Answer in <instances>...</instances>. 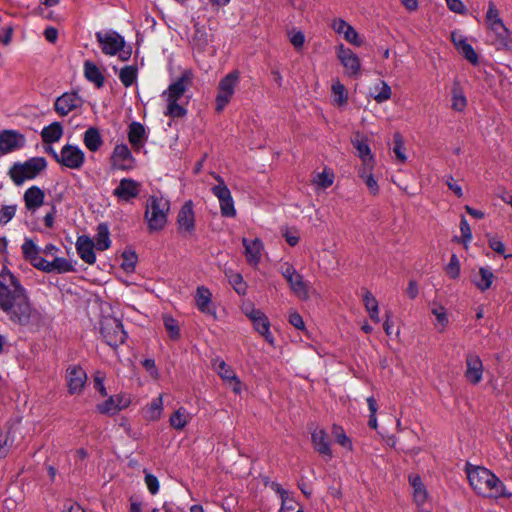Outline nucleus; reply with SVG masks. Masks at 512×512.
<instances>
[{
	"mask_svg": "<svg viewBox=\"0 0 512 512\" xmlns=\"http://www.w3.org/2000/svg\"><path fill=\"white\" fill-rule=\"evenodd\" d=\"M45 200V192L42 188L33 185L29 187L23 194L25 208L30 213H35Z\"/></svg>",
	"mask_w": 512,
	"mask_h": 512,
	"instance_id": "nucleus-21",
	"label": "nucleus"
},
{
	"mask_svg": "<svg viewBox=\"0 0 512 512\" xmlns=\"http://www.w3.org/2000/svg\"><path fill=\"white\" fill-rule=\"evenodd\" d=\"M290 42L296 49H300L304 45L305 36L301 31H292L290 33Z\"/></svg>",
	"mask_w": 512,
	"mask_h": 512,
	"instance_id": "nucleus-62",
	"label": "nucleus"
},
{
	"mask_svg": "<svg viewBox=\"0 0 512 512\" xmlns=\"http://www.w3.org/2000/svg\"><path fill=\"white\" fill-rule=\"evenodd\" d=\"M332 434L335 438V441L342 447L352 450V441L351 439L346 435L344 429L341 426L333 425L332 427Z\"/></svg>",
	"mask_w": 512,
	"mask_h": 512,
	"instance_id": "nucleus-44",
	"label": "nucleus"
},
{
	"mask_svg": "<svg viewBox=\"0 0 512 512\" xmlns=\"http://www.w3.org/2000/svg\"><path fill=\"white\" fill-rule=\"evenodd\" d=\"M63 135V127L60 122H53L43 128L41 137L45 143L58 142Z\"/></svg>",
	"mask_w": 512,
	"mask_h": 512,
	"instance_id": "nucleus-34",
	"label": "nucleus"
},
{
	"mask_svg": "<svg viewBox=\"0 0 512 512\" xmlns=\"http://www.w3.org/2000/svg\"><path fill=\"white\" fill-rule=\"evenodd\" d=\"M25 145V138L22 134L14 130H4L0 132V154L5 155Z\"/></svg>",
	"mask_w": 512,
	"mask_h": 512,
	"instance_id": "nucleus-16",
	"label": "nucleus"
},
{
	"mask_svg": "<svg viewBox=\"0 0 512 512\" xmlns=\"http://www.w3.org/2000/svg\"><path fill=\"white\" fill-rule=\"evenodd\" d=\"M488 41L497 50H506L510 48V31L504 25L503 21H497L487 25Z\"/></svg>",
	"mask_w": 512,
	"mask_h": 512,
	"instance_id": "nucleus-11",
	"label": "nucleus"
},
{
	"mask_svg": "<svg viewBox=\"0 0 512 512\" xmlns=\"http://www.w3.org/2000/svg\"><path fill=\"white\" fill-rule=\"evenodd\" d=\"M148 138L145 127L140 122L133 121L128 127V140L135 151H139Z\"/></svg>",
	"mask_w": 512,
	"mask_h": 512,
	"instance_id": "nucleus-24",
	"label": "nucleus"
},
{
	"mask_svg": "<svg viewBox=\"0 0 512 512\" xmlns=\"http://www.w3.org/2000/svg\"><path fill=\"white\" fill-rule=\"evenodd\" d=\"M29 262L37 269L46 272V269H48L49 261L44 259L42 256L37 253L32 259L29 260Z\"/></svg>",
	"mask_w": 512,
	"mask_h": 512,
	"instance_id": "nucleus-63",
	"label": "nucleus"
},
{
	"mask_svg": "<svg viewBox=\"0 0 512 512\" xmlns=\"http://www.w3.org/2000/svg\"><path fill=\"white\" fill-rule=\"evenodd\" d=\"M130 404V399L125 396L109 397L102 404L97 405V410L102 414L116 413Z\"/></svg>",
	"mask_w": 512,
	"mask_h": 512,
	"instance_id": "nucleus-27",
	"label": "nucleus"
},
{
	"mask_svg": "<svg viewBox=\"0 0 512 512\" xmlns=\"http://www.w3.org/2000/svg\"><path fill=\"white\" fill-rule=\"evenodd\" d=\"M135 158L126 144H118L114 147L111 156V166L114 169L128 171L133 169Z\"/></svg>",
	"mask_w": 512,
	"mask_h": 512,
	"instance_id": "nucleus-14",
	"label": "nucleus"
},
{
	"mask_svg": "<svg viewBox=\"0 0 512 512\" xmlns=\"http://www.w3.org/2000/svg\"><path fill=\"white\" fill-rule=\"evenodd\" d=\"M393 139H394L393 151H394L397 159L401 163H404L407 158H406V155L404 153L405 147H404L403 138H402L400 133L396 132L394 134V136H393Z\"/></svg>",
	"mask_w": 512,
	"mask_h": 512,
	"instance_id": "nucleus-50",
	"label": "nucleus"
},
{
	"mask_svg": "<svg viewBox=\"0 0 512 512\" xmlns=\"http://www.w3.org/2000/svg\"><path fill=\"white\" fill-rule=\"evenodd\" d=\"M145 484L149 490V492L152 494V495H155L158 493L159 491V481L157 479L156 476H154L153 474H146L145 475Z\"/></svg>",
	"mask_w": 512,
	"mask_h": 512,
	"instance_id": "nucleus-60",
	"label": "nucleus"
},
{
	"mask_svg": "<svg viewBox=\"0 0 512 512\" xmlns=\"http://www.w3.org/2000/svg\"><path fill=\"white\" fill-rule=\"evenodd\" d=\"M193 206L191 200L186 201L177 215L178 232L185 237L191 236L195 231V213Z\"/></svg>",
	"mask_w": 512,
	"mask_h": 512,
	"instance_id": "nucleus-13",
	"label": "nucleus"
},
{
	"mask_svg": "<svg viewBox=\"0 0 512 512\" xmlns=\"http://www.w3.org/2000/svg\"><path fill=\"white\" fill-rule=\"evenodd\" d=\"M94 244L99 251L107 250L111 245L110 232L107 224L100 223L94 238Z\"/></svg>",
	"mask_w": 512,
	"mask_h": 512,
	"instance_id": "nucleus-33",
	"label": "nucleus"
},
{
	"mask_svg": "<svg viewBox=\"0 0 512 512\" xmlns=\"http://www.w3.org/2000/svg\"><path fill=\"white\" fill-rule=\"evenodd\" d=\"M337 57L345 68V73L352 77L359 74L360 60L358 56L350 49L340 45L337 49Z\"/></svg>",
	"mask_w": 512,
	"mask_h": 512,
	"instance_id": "nucleus-17",
	"label": "nucleus"
},
{
	"mask_svg": "<svg viewBox=\"0 0 512 512\" xmlns=\"http://www.w3.org/2000/svg\"><path fill=\"white\" fill-rule=\"evenodd\" d=\"M122 268L126 271V272H132L134 271L135 269V265H136V262H137V255L134 251H131V250H126L123 252L122 254Z\"/></svg>",
	"mask_w": 512,
	"mask_h": 512,
	"instance_id": "nucleus-49",
	"label": "nucleus"
},
{
	"mask_svg": "<svg viewBox=\"0 0 512 512\" xmlns=\"http://www.w3.org/2000/svg\"><path fill=\"white\" fill-rule=\"evenodd\" d=\"M83 142L91 152H96L103 145V139L99 130L95 127L88 128L83 135Z\"/></svg>",
	"mask_w": 512,
	"mask_h": 512,
	"instance_id": "nucleus-31",
	"label": "nucleus"
},
{
	"mask_svg": "<svg viewBox=\"0 0 512 512\" xmlns=\"http://www.w3.org/2000/svg\"><path fill=\"white\" fill-rule=\"evenodd\" d=\"M409 482L414 489V501L417 505H422L426 500L427 493L420 476H409Z\"/></svg>",
	"mask_w": 512,
	"mask_h": 512,
	"instance_id": "nucleus-38",
	"label": "nucleus"
},
{
	"mask_svg": "<svg viewBox=\"0 0 512 512\" xmlns=\"http://www.w3.org/2000/svg\"><path fill=\"white\" fill-rule=\"evenodd\" d=\"M169 208V201L163 197L151 196L148 199L144 216L148 224L149 232H156L165 227Z\"/></svg>",
	"mask_w": 512,
	"mask_h": 512,
	"instance_id": "nucleus-5",
	"label": "nucleus"
},
{
	"mask_svg": "<svg viewBox=\"0 0 512 512\" xmlns=\"http://www.w3.org/2000/svg\"><path fill=\"white\" fill-rule=\"evenodd\" d=\"M215 179L218 181V184L212 187V193L218 198L220 203L228 198L231 195V192L220 176H216Z\"/></svg>",
	"mask_w": 512,
	"mask_h": 512,
	"instance_id": "nucleus-47",
	"label": "nucleus"
},
{
	"mask_svg": "<svg viewBox=\"0 0 512 512\" xmlns=\"http://www.w3.org/2000/svg\"><path fill=\"white\" fill-rule=\"evenodd\" d=\"M82 98L75 92L64 93L54 103V109L60 116H66L71 111L81 107Z\"/></svg>",
	"mask_w": 512,
	"mask_h": 512,
	"instance_id": "nucleus-18",
	"label": "nucleus"
},
{
	"mask_svg": "<svg viewBox=\"0 0 512 512\" xmlns=\"http://www.w3.org/2000/svg\"><path fill=\"white\" fill-rule=\"evenodd\" d=\"M311 440L315 451L321 456L328 460L333 457L329 437L324 429H315L311 434Z\"/></svg>",
	"mask_w": 512,
	"mask_h": 512,
	"instance_id": "nucleus-22",
	"label": "nucleus"
},
{
	"mask_svg": "<svg viewBox=\"0 0 512 512\" xmlns=\"http://www.w3.org/2000/svg\"><path fill=\"white\" fill-rule=\"evenodd\" d=\"M56 214H57V208L54 204H52L50 210L43 217L44 225L47 228L51 229L54 227Z\"/></svg>",
	"mask_w": 512,
	"mask_h": 512,
	"instance_id": "nucleus-64",
	"label": "nucleus"
},
{
	"mask_svg": "<svg viewBox=\"0 0 512 512\" xmlns=\"http://www.w3.org/2000/svg\"><path fill=\"white\" fill-rule=\"evenodd\" d=\"M214 369L218 373V375L225 381H228L232 384V390L239 394L241 392V382L237 378L235 372L231 369L229 365L226 364L223 360H216L214 362Z\"/></svg>",
	"mask_w": 512,
	"mask_h": 512,
	"instance_id": "nucleus-26",
	"label": "nucleus"
},
{
	"mask_svg": "<svg viewBox=\"0 0 512 512\" xmlns=\"http://www.w3.org/2000/svg\"><path fill=\"white\" fill-rule=\"evenodd\" d=\"M243 311L252 322L255 331L262 335L269 344L273 345L274 337L270 332V321L268 317L260 309L252 305L244 307Z\"/></svg>",
	"mask_w": 512,
	"mask_h": 512,
	"instance_id": "nucleus-10",
	"label": "nucleus"
},
{
	"mask_svg": "<svg viewBox=\"0 0 512 512\" xmlns=\"http://www.w3.org/2000/svg\"><path fill=\"white\" fill-rule=\"evenodd\" d=\"M17 211V205H3L0 208V225H6L13 219Z\"/></svg>",
	"mask_w": 512,
	"mask_h": 512,
	"instance_id": "nucleus-51",
	"label": "nucleus"
},
{
	"mask_svg": "<svg viewBox=\"0 0 512 512\" xmlns=\"http://www.w3.org/2000/svg\"><path fill=\"white\" fill-rule=\"evenodd\" d=\"M373 166L361 167L358 170V175L363 179L369 191L373 195H377L379 192V186L373 175L370 173Z\"/></svg>",
	"mask_w": 512,
	"mask_h": 512,
	"instance_id": "nucleus-39",
	"label": "nucleus"
},
{
	"mask_svg": "<svg viewBox=\"0 0 512 512\" xmlns=\"http://www.w3.org/2000/svg\"><path fill=\"white\" fill-rule=\"evenodd\" d=\"M211 292L208 288L204 286H200L196 290L195 302L197 308L206 314H213V309L211 307Z\"/></svg>",
	"mask_w": 512,
	"mask_h": 512,
	"instance_id": "nucleus-30",
	"label": "nucleus"
},
{
	"mask_svg": "<svg viewBox=\"0 0 512 512\" xmlns=\"http://www.w3.org/2000/svg\"><path fill=\"white\" fill-rule=\"evenodd\" d=\"M220 210L224 217H234L236 215L234 201L231 195L224 201L220 202Z\"/></svg>",
	"mask_w": 512,
	"mask_h": 512,
	"instance_id": "nucleus-56",
	"label": "nucleus"
},
{
	"mask_svg": "<svg viewBox=\"0 0 512 512\" xmlns=\"http://www.w3.org/2000/svg\"><path fill=\"white\" fill-rule=\"evenodd\" d=\"M483 363L476 354H468L466 356V379L473 385L481 382L483 377Z\"/></svg>",
	"mask_w": 512,
	"mask_h": 512,
	"instance_id": "nucleus-20",
	"label": "nucleus"
},
{
	"mask_svg": "<svg viewBox=\"0 0 512 512\" xmlns=\"http://www.w3.org/2000/svg\"><path fill=\"white\" fill-rule=\"evenodd\" d=\"M485 20L487 25L497 21H502L499 17V11L493 2H489Z\"/></svg>",
	"mask_w": 512,
	"mask_h": 512,
	"instance_id": "nucleus-58",
	"label": "nucleus"
},
{
	"mask_svg": "<svg viewBox=\"0 0 512 512\" xmlns=\"http://www.w3.org/2000/svg\"><path fill=\"white\" fill-rule=\"evenodd\" d=\"M445 271L447 275L452 278L456 279L460 275V262L458 257L455 254H452L449 263L447 264Z\"/></svg>",
	"mask_w": 512,
	"mask_h": 512,
	"instance_id": "nucleus-53",
	"label": "nucleus"
},
{
	"mask_svg": "<svg viewBox=\"0 0 512 512\" xmlns=\"http://www.w3.org/2000/svg\"><path fill=\"white\" fill-rule=\"evenodd\" d=\"M84 75L86 79L94 83L97 88H101L104 85L105 78L103 74L100 69L89 60L84 62Z\"/></svg>",
	"mask_w": 512,
	"mask_h": 512,
	"instance_id": "nucleus-32",
	"label": "nucleus"
},
{
	"mask_svg": "<svg viewBox=\"0 0 512 512\" xmlns=\"http://www.w3.org/2000/svg\"><path fill=\"white\" fill-rule=\"evenodd\" d=\"M343 36L347 42L353 45H362V40L359 38L357 31L351 25L345 30Z\"/></svg>",
	"mask_w": 512,
	"mask_h": 512,
	"instance_id": "nucleus-57",
	"label": "nucleus"
},
{
	"mask_svg": "<svg viewBox=\"0 0 512 512\" xmlns=\"http://www.w3.org/2000/svg\"><path fill=\"white\" fill-rule=\"evenodd\" d=\"M119 79L125 87H130L137 79V68L135 66H125L119 72Z\"/></svg>",
	"mask_w": 512,
	"mask_h": 512,
	"instance_id": "nucleus-42",
	"label": "nucleus"
},
{
	"mask_svg": "<svg viewBox=\"0 0 512 512\" xmlns=\"http://www.w3.org/2000/svg\"><path fill=\"white\" fill-rule=\"evenodd\" d=\"M242 244L245 248V256L247 262L252 266H257L260 263L263 243L259 238L254 240H248L247 238L242 239Z\"/></svg>",
	"mask_w": 512,
	"mask_h": 512,
	"instance_id": "nucleus-25",
	"label": "nucleus"
},
{
	"mask_svg": "<svg viewBox=\"0 0 512 512\" xmlns=\"http://www.w3.org/2000/svg\"><path fill=\"white\" fill-rule=\"evenodd\" d=\"M0 310L21 326H38L43 322L42 313L32 305L25 287L6 269L0 275Z\"/></svg>",
	"mask_w": 512,
	"mask_h": 512,
	"instance_id": "nucleus-1",
	"label": "nucleus"
},
{
	"mask_svg": "<svg viewBox=\"0 0 512 512\" xmlns=\"http://www.w3.org/2000/svg\"><path fill=\"white\" fill-rule=\"evenodd\" d=\"M279 272L287 281L292 293L301 300L309 298L308 285L303 276L297 272L292 264L283 262L279 266Z\"/></svg>",
	"mask_w": 512,
	"mask_h": 512,
	"instance_id": "nucleus-6",
	"label": "nucleus"
},
{
	"mask_svg": "<svg viewBox=\"0 0 512 512\" xmlns=\"http://www.w3.org/2000/svg\"><path fill=\"white\" fill-rule=\"evenodd\" d=\"M494 278L491 268L481 267L478 274L473 277L472 282L481 292H484L491 287Z\"/></svg>",
	"mask_w": 512,
	"mask_h": 512,
	"instance_id": "nucleus-29",
	"label": "nucleus"
},
{
	"mask_svg": "<svg viewBox=\"0 0 512 512\" xmlns=\"http://www.w3.org/2000/svg\"><path fill=\"white\" fill-rule=\"evenodd\" d=\"M68 391L70 394H79L87 380V374L80 366H70L66 371Z\"/></svg>",
	"mask_w": 512,
	"mask_h": 512,
	"instance_id": "nucleus-19",
	"label": "nucleus"
},
{
	"mask_svg": "<svg viewBox=\"0 0 512 512\" xmlns=\"http://www.w3.org/2000/svg\"><path fill=\"white\" fill-rule=\"evenodd\" d=\"M189 421V415L184 408H179L170 417V425L176 430H182Z\"/></svg>",
	"mask_w": 512,
	"mask_h": 512,
	"instance_id": "nucleus-40",
	"label": "nucleus"
},
{
	"mask_svg": "<svg viewBox=\"0 0 512 512\" xmlns=\"http://www.w3.org/2000/svg\"><path fill=\"white\" fill-rule=\"evenodd\" d=\"M431 312L436 317V329L439 332H443L448 324L446 309L441 305H435L432 307Z\"/></svg>",
	"mask_w": 512,
	"mask_h": 512,
	"instance_id": "nucleus-43",
	"label": "nucleus"
},
{
	"mask_svg": "<svg viewBox=\"0 0 512 512\" xmlns=\"http://www.w3.org/2000/svg\"><path fill=\"white\" fill-rule=\"evenodd\" d=\"M75 271L71 261L62 257H55L53 261H49L46 273L57 272L59 274Z\"/></svg>",
	"mask_w": 512,
	"mask_h": 512,
	"instance_id": "nucleus-37",
	"label": "nucleus"
},
{
	"mask_svg": "<svg viewBox=\"0 0 512 512\" xmlns=\"http://www.w3.org/2000/svg\"><path fill=\"white\" fill-rule=\"evenodd\" d=\"M100 332L105 342L111 347H118L127 338L122 322L115 317H105L101 321Z\"/></svg>",
	"mask_w": 512,
	"mask_h": 512,
	"instance_id": "nucleus-8",
	"label": "nucleus"
},
{
	"mask_svg": "<svg viewBox=\"0 0 512 512\" xmlns=\"http://www.w3.org/2000/svg\"><path fill=\"white\" fill-rule=\"evenodd\" d=\"M163 411L162 395L154 398L152 402L147 405L144 410V418L149 421H156L161 417Z\"/></svg>",
	"mask_w": 512,
	"mask_h": 512,
	"instance_id": "nucleus-36",
	"label": "nucleus"
},
{
	"mask_svg": "<svg viewBox=\"0 0 512 512\" xmlns=\"http://www.w3.org/2000/svg\"><path fill=\"white\" fill-rule=\"evenodd\" d=\"M332 93L334 95V102L338 106H344L348 101V94L345 86L339 81H335L332 84Z\"/></svg>",
	"mask_w": 512,
	"mask_h": 512,
	"instance_id": "nucleus-41",
	"label": "nucleus"
},
{
	"mask_svg": "<svg viewBox=\"0 0 512 512\" xmlns=\"http://www.w3.org/2000/svg\"><path fill=\"white\" fill-rule=\"evenodd\" d=\"M333 180V173L324 170L313 178V183L316 184L319 188L326 189L333 184Z\"/></svg>",
	"mask_w": 512,
	"mask_h": 512,
	"instance_id": "nucleus-48",
	"label": "nucleus"
},
{
	"mask_svg": "<svg viewBox=\"0 0 512 512\" xmlns=\"http://www.w3.org/2000/svg\"><path fill=\"white\" fill-rule=\"evenodd\" d=\"M452 104L451 108L454 111L462 112L467 106V99L464 95L463 89L459 82H455L451 90Z\"/></svg>",
	"mask_w": 512,
	"mask_h": 512,
	"instance_id": "nucleus-35",
	"label": "nucleus"
},
{
	"mask_svg": "<svg viewBox=\"0 0 512 512\" xmlns=\"http://www.w3.org/2000/svg\"><path fill=\"white\" fill-rule=\"evenodd\" d=\"M23 256L26 260L32 259L37 253H39V249L36 244L31 239H25L24 243L21 246Z\"/></svg>",
	"mask_w": 512,
	"mask_h": 512,
	"instance_id": "nucleus-54",
	"label": "nucleus"
},
{
	"mask_svg": "<svg viewBox=\"0 0 512 512\" xmlns=\"http://www.w3.org/2000/svg\"><path fill=\"white\" fill-rule=\"evenodd\" d=\"M239 79V71L234 70L220 80L215 99V109L217 112H221L228 105L232 96L234 95L235 88L239 83Z\"/></svg>",
	"mask_w": 512,
	"mask_h": 512,
	"instance_id": "nucleus-7",
	"label": "nucleus"
},
{
	"mask_svg": "<svg viewBox=\"0 0 512 512\" xmlns=\"http://www.w3.org/2000/svg\"><path fill=\"white\" fill-rule=\"evenodd\" d=\"M163 321L169 337L173 340L179 339L180 327L178 325V322L171 316H164Z\"/></svg>",
	"mask_w": 512,
	"mask_h": 512,
	"instance_id": "nucleus-46",
	"label": "nucleus"
},
{
	"mask_svg": "<svg viewBox=\"0 0 512 512\" xmlns=\"http://www.w3.org/2000/svg\"><path fill=\"white\" fill-rule=\"evenodd\" d=\"M53 158L66 168L79 170L85 162V153L76 145L66 144L60 153L53 152Z\"/></svg>",
	"mask_w": 512,
	"mask_h": 512,
	"instance_id": "nucleus-9",
	"label": "nucleus"
},
{
	"mask_svg": "<svg viewBox=\"0 0 512 512\" xmlns=\"http://www.w3.org/2000/svg\"><path fill=\"white\" fill-rule=\"evenodd\" d=\"M289 323L298 330L305 329L304 320L302 316L296 311H293L289 314Z\"/></svg>",
	"mask_w": 512,
	"mask_h": 512,
	"instance_id": "nucleus-61",
	"label": "nucleus"
},
{
	"mask_svg": "<svg viewBox=\"0 0 512 512\" xmlns=\"http://www.w3.org/2000/svg\"><path fill=\"white\" fill-rule=\"evenodd\" d=\"M47 167L44 157H32L25 162L14 163L8 175L16 186L22 185L27 180L35 179Z\"/></svg>",
	"mask_w": 512,
	"mask_h": 512,
	"instance_id": "nucleus-4",
	"label": "nucleus"
},
{
	"mask_svg": "<svg viewBox=\"0 0 512 512\" xmlns=\"http://www.w3.org/2000/svg\"><path fill=\"white\" fill-rule=\"evenodd\" d=\"M193 73L191 70H185L181 76L172 82L167 90L162 93V96L167 102L165 116L175 118H182L186 115L187 110L178 104V101L184 96L185 92L192 85Z\"/></svg>",
	"mask_w": 512,
	"mask_h": 512,
	"instance_id": "nucleus-3",
	"label": "nucleus"
},
{
	"mask_svg": "<svg viewBox=\"0 0 512 512\" xmlns=\"http://www.w3.org/2000/svg\"><path fill=\"white\" fill-rule=\"evenodd\" d=\"M94 248H96L94 241L86 236L82 235L77 238L76 241V250L79 257L89 265H92L96 261V255L94 252Z\"/></svg>",
	"mask_w": 512,
	"mask_h": 512,
	"instance_id": "nucleus-23",
	"label": "nucleus"
},
{
	"mask_svg": "<svg viewBox=\"0 0 512 512\" xmlns=\"http://www.w3.org/2000/svg\"><path fill=\"white\" fill-rule=\"evenodd\" d=\"M391 94L390 86L386 82L381 81L380 85L375 87V93L372 96L376 102L383 103L391 98Z\"/></svg>",
	"mask_w": 512,
	"mask_h": 512,
	"instance_id": "nucleus-45",
	"label": "nucleus"
},
{
	"mask_svg": "<svg viewBox=\"0 0 512 512\" xmlns=\"http://www.w3.org/2000/svg\"><path fill=\"white\" fill-rule=\"evenodd\" d=\"M460 231L464 244L469 243L472 240V232L469 223L463 216L460 221Z\"/></svg>",
	"mask_w": 512,
	"mask_h": 512,
	"instance_id": "nucleus-59",
	"label": "nucleus"
},
{
	"mask_svg": "<svg viewBox=\"0 0 512 512\" xmlns=\"http://www.w3.org/2000/svg\"><path fill=\"white\" fill-rule=\"evenodd\" d=\"M229 272L231 273L229 276L230 284L238 294H244L246 291V285L243 281L242 275L239 273H233L231 270Z\"/></svg>",
	"mask_w": 512,
	"mask_h": 512,
	"instance_id": "nucleus-55",
	"label": "nucleus"
},
{
	"mask_svg": "<svg viewBox=\"0 0 512 512\" xmlns=\"http://www.w3.org/2000/svg\"><path fill=\"white\" fill-rule=\"evenodd\" d=\"M462 48L458 50L462 56L469 61L472 65L479 63V57L474 48L469 43H462Z\"/></svg>",
	"mask_w": 512,
	"mask_h": 512,
	"instance_id": "nucleus-52",
	"label": "nucleus"
},
{
	"mask_svg": "<svg viewBox=\"0 0 512 512\" xmlns=\"http://www.w3.org/2000/svg\"><path fill=\"white\" fill-rule=\"evenodd\" d=\"M96 39L101 47V50L106 55H116L125 47L124 38L115 31L97 32Z\"/></svg>",
	"mask_w": 512,
	"mask_h": 512,
	"instance_id": "nucleus-12",
	"label": "nucleus"
},
{
	"mask_svg": "<svg viewBox=\"0 0 512 512\" xmlns=\"http://www.w3.org/2000/svg\"><path fill=\"white\" fill-rule=\"evenodd\" d=\"M352 144L357 151L358 156L361 158L363 162L362 167L373 166L374 158L371 154V149L368 144V140L363 136L357 135L355 139L352 140Z\"/></svg>",
	"mask_w": 512,
	"mask_h": 512,
	"instance_id": "nucleus-28",
	"label": "nucleus"
},
{
	"mask_svg": "<svg viewBox=\"0 0 512 512\" xmlns=\"http://www.w3.org/2000/svg\"><path fill=\"white\" fill-rule=\"evenodd\" d=\"M141 184L131 178H123L120 180L119 185L114 189L113 195L119 201L129 202L137 198L140 194Z\"/></svg>",
	"mask_w": 512,
	"mask_h": 512,
	"instance_id": "nucleus-15",
	"label": "nucleus"
},
{
	"mask_svg": "<svg viewBox=\"0 0 512 512\" xmlns=\"http://www.w3.org/2000/svg\"><path fill=\"white\" fill-rule=\"evenodd\" d=\"M466 473L473 490L489 498L510 497L503 482L490 470L482 466L466 465Z\"/></svg>",
	"mask_w": 512,
	"mask_h": 512,
	"instance_id": "nucleus-2",
	"label": "nucleus"
}]
</instances>
